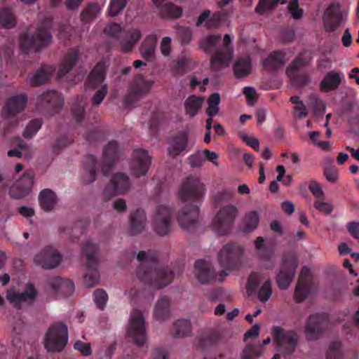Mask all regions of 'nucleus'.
Returning <instances> with one entry per match:
<instances>
[{"label":"nucleus","instance_id":"f257e3e1","mask_svg":"<svg viewBox=\"0 0 359 359\" xmlns=\"http://www.w3.org/2000/svg\"><path fill=\"white\" fill-rule=\"evenodd\" d=\"M205 188L199 178L189 176L182 183L179 196L182 201H191L179 212L177 219L182 229L194 228L199 215V206L205 196Z\"/></svg>","mask_w":359,"mask_h":359},{"label":"nucleus","instance_id":"f03ea898","mask_svg":"<svg viewBox=\"0 0 359 359\" xmlns=\"http://www.w3.org/2000/svg\"><path fill=\"white\" fill-rule=\"evenodd\" d=\"M137 259L140 262L136 271L137 276L144 284L161 289L172 282L175 271L159 263L157 252L140 251Z\"/></svg>","mask_w":359,"mask_h":359},{"label":"nucleus","instance_id":"7ed1b4c3","mask_svg":"<svg viewBox=\"0 0 359 359\" xmlns=\"http://www.w3.org/2000/svg\"><path fill=\"white\" fill-rule=\"evenodd\" d=\"M52 20L46 18L39 23L36 35L29 36L27 33H20V45L24 53L30 50L39 51L42 48L50 43L52 36L50 32Z\"/></svg>","mask_w":359,"mask_h":359},{"label":"nucleus","instance_id":"20e7f679","mask_svg":"<svg viewBox=\"0 0 359 359\" xmlns=\"http://www.w3.org/2000/svg\"><path fill=\"white\" fill-rule=\"evenodd\" d=\"M243 250L242 246L236 243H228L219 250L217 259L220 266L223 268L219 274L220 282L223 281L224 277L229 276L230 271L241 266Z\"/></svg>","mask_w":359,"mask_h":359},{"label":"nucleus","instance_id":"39448f33","mask_svg":"<svg viewBox=\"0 0 359 359\" xmlns=\"http://www.w3.org/2000/svg\"><path fill=\"white\" fill-rule=\"evenodd\" d=\"M98 252V245L90 242L86 243L82 247V255L86 259L84 283L88 287L95 286L100 280Z\"/></svg>","mask_w":359,"mask_h":359},{"label":"nucleus","instance_id":"423d86ee","mask_svg":"<svg viewBox=\"0 0 359 359\" xmlns=\"http://www.w3.org/2000/svg\"><path fill=\"white\" fill-rule=\"evenodd\" d=\"M299 264V258L294 251L284 252L282 255L279 272L276 276L278 286L281 290L287 289L292 283Z\"/></svg>","mask_w":359,"mask_h":359},{"label":"nucleus","instance_id":"0eeeda50","mask_svg":"<svg viewBox=\"0 0 359 359\" xmlns=\"http://www.w3.org/2000/svg\"><path fill=\"white\" fill-rule=\"evenodd\" d=\"M104 32L107 36L119 40L121 50L123 53L130 52L142 36L141 32L138 29H130L120 34L121 33V27L117 23H111L107 25L104 29Z\"/></svg>","mask_w":359,"mask_h":359},{"label":"nucleus","instance_id":"6e6552de","mask_svg":"<svg viewBox=\"0 0 359 359\" xmlns=\"http://www.w3.org/2000/svg\"><path fill=\"white\" fill-rule=\"evenodd\" d=\"M276 351L285 356L291 355L295 351L299 336L294 330H286L279 326H273L271 330Z\"/></svg>","mask_w":359,"mask_h":359},{"label":"nucleus","instance_id":"1a4fd4ad","mask_svg":"<svg viewBox=\"0 0 359 359\" xmlns=\"http://www.w3.org/2000/svg\"><path fill=\"white\" fill-rule=\"evenodd\" d=\"M153 83V81L146 79L143 75H136L130 82L128 93L123 98L124 107H134L140 98L149 92Z\"/></svg>","mask_w":359,"mask_h":359},{"label":"nucleus","instance_id":"9d476101","mask_svg":"<svg viewBox=\"0 0 359 359\" xmlns=\"http://www.w3.org/2000/svg\"><path fill=\"white\" fill-rule=\"evenodd\" d=\"M68 341V330L67 325L62 322L54 323L48 329L46 339L45 348L48 351H61Z\"/></svg>","mask_w":359,"mask_h":359},{"label":"nucleus","instance_id":"9b49d317","mask_svg":"<svg viewBox=\"0 0 359 359\" xmlns=\"http://www.w3.org/2000/svg\"><path fill=\"white\" fill-rule=\"evenodd\" d=\"M238 213L236 207L228 205L222 208L212 220L213 230L220 236L229 233Z\"/></svg>","mask_w":359,"mask_h":359},{"label":"nucleus","instance_id":"f8f14e48","mask_svg":"<svg viewBox=\"0 0 359 359\" xmlns=\"http://www.w3.org/2000/svg\"><path fill=\"white\" fill-rule=\"evenodd\" d=\"M329 316L325 313L309 316L306 322L304 332L307 340L315 341L320 337L327 327Z\"/></svg>","mask_w":359,"mask_h":359},{"label":"nucleus","instance_id":"ddd939ff","mask_svg":"<svg viewBox=\"0 0 359 359\" xmlns=\"http://www.w3.org/2000/svg\"><path fill=\"white\" fill-rule=\"evenodd\" d=\"M63 105L62 95L55 90H49L39 96L36 101L37 109L41 113L50 116L57 113Z\"/></svg>","mask_w":359,"mask_h":359},{"label":"nucleus","instance_id":"4468645a","mask_svg":"<svg viewBox=\"0 0 359 359\" xmlns=\"http://www.w3.org/2000/svg\"><path fill=\"white\" fill-rule=\"evenodd\" d=\"M128 333L137 346L143 347L146 340L145 322L142 312L135 309L130 315Z\"/></svg>","mask_w":359,"mask_h":359},{"label":"nucleus","instance_id":"2eb2a0df","mask_svg":"<svg viewBox=\"0 0 359 359\" xmlns=\"http://www.w3.org/2000/svg\"><path fill=\"white\" fill-rule=\"evenodd\" d=\"M172 212L166 205L156 207L155 215L152 219L154 231L160 236H167L171 231Z\"/></svg>","mask_w":359,"mask_h":359},{"label":"nucleus","instance_id":"dca6fc26","mask_svg":"<svg viewBox=\"0 0 359 359\" xmlns=\"http://www.w3.org/2000/svg\"><path fill=\"white\" fill-rule=\"evenodd\" d=\"M232 40L229 34L224 36L223 43L220 44L219 49L211 55L210 63L213 69H219L229 65L233 56Z\"/></svg>","mask_w":359,"mask_h":359},{"label":"nucleus","instance_id":"f3484780","mask_svg":"<svg viewBox=\"0 0 359 359\" xmlns=\"http://www.w3.org/2000/svg\"><path fill=\"white\" fill-rule=\"evenodd\" d=\"M130 187L129 177L121 172L115 174L104 189L106 200H109L115 194H124Z\"/></svg>","mask_w":359,"mask_h":359},{"label":"nucleus","instance_id":"a211bd4d","mask_svg":"<svg viewBox=\"0 0 359 359\" xmlns=\"http://www.w3.org/2000/svg\"><path fill=\"white\" fill-rule=\"evenodd\" d=\"M34 260L36 264L43 269H53L60 264L62 257L55 249L47 246L35 255Z\"/></svg>","mask_w":359,"mask_h":359},{"label":"nucleus","instance_id":"6ab92c4d","mask_svg":"<svg viewBox=\"0 0 359 359\" xmlns=\"http://www.w3.org/2000/svg\"><path fill=\"white\" fill-rule=\"evenodd\" d=\"M151 165V156L144 149H137L133 153V160L130 163L131 170L136 177L145 175Z\"/></svg>","mask_w":359,"mask_h":359},{"label":"nucleus","instance_id":"aec40b11","mask_svg":"<svg viewBox=\"0 0 359 359\" xmlns=\"http://www.w3.org/2000/svg\"><path fill=\"white\" fill-rule=\"evenodd\" d=\"M118 158L119 149L118 142L115 140H111L108 142L103 150L101 171L104 176H109L110 171Z\"/></svg>","mask_w":359,"mask_h":359},{"label":"nucleus","instance_id":"412c9836","mask_svg":"<svg viewBox=\"0 0 359 359\" xmlns=\"http://www.w3.org/2000/svg\"><path fill=\"white\" fill-rule=\"evenodd\" d=\"M27 104V96L20 94L10 97L2 109V114L6 118L14 117L24 111Z\"/></svg>","mask_w":359,"mask_h":359},{"label":"nucleus","instance_id":"4be33fe9","mask_svg":"<svg viewBox=\"0 0 359 359\" xmlns=\"http://www.w3.org/2000/svg\"><path fill=\"white\" fill-rule=\"evenodd\" d=\"M38 292L32 284H28L24 292L21 293L8 292L6 295L7 299L14 306L20 309L22 303L33 304L36 299Z\"/></svg>","mask_w":359,"mask_h":359},{"label":"nucleus","instance_id":"5701e85b","mask_svg":"<svg viewBox=\"0 0 359 359\" xmlns=\"http://www.w3.org/2000/svg\"><path fill=\"white\" fill-rule=\"evenodd\" d=\"M108 65L104 61H100L96 64L90 72L85 82L86 88L93 90L102 84L106 79V73Z\"/></svg>","mask_w":359,"mask_h":359},{"label":"nucleus","instance_id":"b1692460","mask_svg":"<svg viewBox=\"0 0 359 359\" xmlns=\"http://www.w3.org/2000/svg\"><path fill=\"white\" fill-rule=\"evenodd\" d=\"M194 274L201 284H208L217 278V273L211 263L204 259L196 261Z\"/></svg>","mask_w":359,"mask_h":359},{"label":"nucleus","instance_id":"393cba45","mask_svg":"<svg viewBox=\"0 0 359 359\" xmlns=\"http://www.w3.org/2000/svg\"><path fill=\"white\" fill-rule=\"evenodd\" d=\"M33 180L34 176L32 172L24 173L22 177L11 188L9 194L11 198L20 199L26 196L31 190Z\"/></svg>","mask_w":359,"mask_h":359},{"label":"nucleus","instance_id":"a878e982","mask_svg":"<svg viewBox=\"0 0 359 359\" xmlns=\"http://www.w3.org/2000/svg\"><path fill=\"white\" fill-rule=\"evenodd\" d=\"M309 273L310 270L307 266H304L302 267L294 290V298L297 303L304 301L310 292V285L308 280Z\"/></svg>","mask_w":359,"mask_h":359},{"label":"nucleus","instance_id":"bb28decb","mask_svg":"<svg viewBox=\"0 0 359 359\" xmlns=\"http://www.w3.org/2000/svg\"><path fill=\"white\" fill-rule=\"evenodd\" d=\"M83 171L81 176L82 183L88 184L96 180L97 162V158L92 154H88L85 156L83 161Z\"/></svg>","mask_w":359,"mask_h":359},{"label":"nucleus","instance_id":"cd10ccee","mask_svg":"<svg viewBox=\"0 0 359 359\" xmlns=\"http://www.w3.org/2000/svg\"><path fill=\"white\" fill-rule=\"evenodd\" d=\"M342 20V15L340 7L338 4L330 5L326 11V18L324 20L325 27L329 32H334L340 25Z\"/></svg>","mask_w":359,"mask_h":359},{"label":"nucleus","instance_id":"c85d7f7f","mask_svg":"<svg viewBox=\"0 0 359 359\" xmlns=\"http://www.w3.org/2000/svg\"><path fill=\"white\" fill-rule=\"evenodd\" d=\"M222 21V15L219 12H215L211 15L210 10H205L198 16L196 27L203 26L208 29L217 28Z\"/></svg>","mask_w":359,"mask_h":359},{"label":"nucleus","instance_id":"c756f323","mask_svg":"<svg viewBox=\"0 0 359 359\" xmlns=\"http://www.w3.org/2000/svg\"><path fill=\"white\" fill-rule=\"evenodd\" d=\"M188 144V134L182 131L174 136L169 142L168 149V154L172 157H175L182 154Z\"/></svg>","mask_w":359,"mask_h":359},{"label":"nucleus","instance_id":"7c9ffc66","mask_svg":"<svg viewBox=\"0 0 359 359\" xmlns=\"http://www.w3.org/2000/svg\"><path fill=\"white\" fill-rule=\"evenodd\" d=\"M285 53L283 50H276L262 62L264 68L270 72H275L282 68L285 65Z\"/></svg>","mask_w":359,"mask_h":359},{"label":"nucleus","instance_id":"2f4dec72","mask_svg":"<svg viewBox=\"0 0 359 359\" xmlns=\"http://www.w3.org/2000/svg\"><path fill=\"white\" fill-rule=\"evenodd\" d=\"M147 217L144 210L137 208L130 213V233L131 235L140 233L144 229Z\"/></svg>","mask_w":359,"mask_h":359},{"label":"nucleus","instance_id":"473e14b6","mask_svg":"<svg viewBox=\"0 0 359 359\" xmlns=\"http://www.w3.org/2000/svg\"><path fill=\"white\" fill-rule=\"evenodd\" d=\"M170 315V299L167 296L159 298L154 310V318L162 323L165 321Z\"/></svg>","mask_w":359,"mask_h":359},{"label":"nucleus","instance_id":"72a5a7b5","mask_svg":"<svg viewBox=\"0 0 359 359\" xmlns=\"http://www.w3.org/2000/svg\"><path fill=\"white\" fill-rule=\"evenodd\" d=\"M79 53L77 49L73 48L67 52L66 54L64 61L61 64L58 72L57 77L62 78L66 76L76 65Z\"/></svg>","mask_w":359,"mask_h":359},{"label":"nucleus","instance_id":"f704fd0d","mask_svg":"<svg viewBox=\"0 0 359 359\" xmlns=\"http://www.w3.org/2000/svg\"><path fill=\"white\" fill-rule=\"evenodd\" d=\"M157 38L154 34L147 36L142 42L140 52L143 58L147 61L152 60L155 57Z\"/></svg>","mask_w":359,"mask_h":359},{"label":"nucleus","instance_id":"c9c22d12","mask_svg":"<svg viewBox=\"0 0 359 359\" xmlns=\"http://www.w3.org/2000/svg\"><path fill=\"white\" fill-rule=\"evenodd\" d=\"M221 41L220 34H210L200 41L199 46L205 53L213 55L219 49Z\"/></svg>","mask_w":359,"mask_h":359},{"label":"nucleus","instance_id":"e433bc0d","mask_svg":"<svg viewBox=\"0 0 359 359\" xmlns=\"http://www.w3.org/2000/svg\"><path fill=\"white\" fill-rule=\"evenodd\" d=\"M50 285L56 293L65 297L71 295L74 291V284L69 279H63L59 277L54 278L50 281Z\"/></svg>","mask_w":359,"mask_h":359},{"label":"nucleus","instance_id":"4c0bfd02","mask_svg":"<svg viewBox=\"0 0 359 359\" xmlns=\"http://www.w3.org/2000/svg\"><path fill=\"white\" fill-rule=\"evenodd\" d=\"M341 83L339 73L331 71L325 74L320 83V89L323 92H330L338 88Z\"/></svg>","mask_w":359,"mask_h":359},{"label":"nucleus","instance_id":"58836bf2","mask_svg":"<svg viewBox=\"0 0 359 359\" xmlns=\"http://www.w3.org/2000/svg\"><path fill=\"white\" fill-rule=\"evenodd\" d=\"M55 69L52 66L43 65L33 75L30 80L32 86H41L46 83L50 78Z\"/></svg>","mask_w":359,"mask_h":359},{"label":"nucleus","instance_id":"ea45409f","mask_svg":"<svg viewBox=\"0 0 359 359\" xmlns=\"http://www.w3.org/2000/svg\"><path fill=\"white\" fill-rule=\"evenodd\" d=\"M191 332V325L189 320L179 319L176 320L172 327L171 333L175 338H180L188 336Z\"/></svg>","mask_w":359,"mask_h":359},{"label":"nucleus","instance_id":"a19ab883","mask_svg":"<svg viewBox=\"0 0 359 359\" xmlns=\"http://www.w3.org/2000/svg\"><path fill=\"white\" fill-rule=\"evenodd\" d=\"M252 65L249 57L238 58L233 65V72L236 78H243L251 72Z\"/></svg>","mask_w":359,"mask_h":359},{"label":"nucleus","instance_id":"79ce46f5","mask_svg":"<svg viewBox=\"0 0 359 359\" xmlns=\"http://www.w3.org/2000/svg\"><path fill=\"white\" fill-rule=\"evenodd\" d=\"M39 201L43 210L50 211L56 203V195L50 189H44L40 192Z\"/></svg>","mask_w":359,"mask_h":359},{"label":"nucleus","instance_id":"37998d69","mask_svg":"<svg viewBox=\"0 0 359 359\" xmlns=\"http://www.w3.org/2000/svg\"><path fill=\"white\" fill-rule=\"evenodd\" d=\"M203 102V98L196 95L189 96L184 102L185 111L190 117L197 115Z\"/></svg>","mask_w":359,"mask_h":359},{"label":"nucleus","instance_id":"c03bdc74","mask_svg":"<svg viewBox=\"0 0 359 359\" xmlns=\"http://www.w3.org/2000/svg\"><path fill=\"white\" fill-rule=\"evenodd\" d=\"M159 10L160 15L164 19L178 18L182 15V9L172 3L161 4Z\"/></svg>","mask_w":359,"mask_h":359},{"label":"nucleus","instance_id":"a18cd8bd","mask_svg":"<svg viewBox=\"0 0 359 359\" xmlns=\"http://www.w3.org/2000/svg\"><path fill=\"white\" fill-rule=\"evenodd\" d=\"M88 224L89 220L88 219H81L70 229H68L64 231H67L72 242L76 243L79 241L80 236L85 232Z\"/></svg>","mask_w":359,"mask_h":359},{"label":"nucleus","instance_id":"49530a36","mask_svg":"<svg viewBox=\"0 0 359 359\" xmlns=\"http://www.w3.org/2000/svg\"><path fill=\"white\" fill-rule=\"evenodd\" d=\"M87 104V97L85 95L77 96L72 108V115L77 123H81L85 115V107Z\"/></svg>","mask_w":359,"mask_h":359},{"label":"nucleus","instance_id":"de8ad7c7","mask_svg":"<svg viewBox=\"0 0 359 359\" xmlns=\"http://www.w3.org/2000/svg\"><path fill=\"white\" fill-rule=\"evenodd\" d=\"M286 74L290 78L292 85L297 88H303L307 86L311 81L310 76L304 73L286 71Z\"/></svg>","mask_w":359,"mask_h":359},{"label":"nucleus","instance_id":"09e8293b","mask_svg":"<svg viewBox=\"0 0 359 359\" xmlns=\"http://www.w3.org/2000/svg\"><path fill=\"white\" fill-rule=\"evenodd\" d=\"M311 57L305 52L300 53L287 67L286 71L299 72V69L306 66L311 61Z\"/></svg>","mask_w":359,"mask_h":359},{"label":"nucleus","instance_id":"8fccbe9b","mask_svg":"<svg viewBox=\"0 0 359 359\" xmlns=\"http://www.w3.org/2000/svg\"><path fill=\"white\" fill-rule=\"evenodd\" d=\"M100 12V8L97 4H88L81 12V18L85 23L95 20Z\"/></svg>","mask_w":359,"mask_h":359},{"label":"nucleus","instance_id":"3c124183","mask_svg":"<svg viewBox=\"0 0 359 359\" xmlns=\"http://www.w3.org/2000/svg\"><path fill=\"white\" fill-rule=\"evenodd\" d=\"M15 25V19L8 8L0 9V27L3 28H11Z\"/></svg>","mask_w":359,"mask_h":359},{"label":"nucleus","instance_id":"603ef678","mask_svg":"<svg viewBox=\"0 0 359 359\" xmlns=\"http://www.w3.org/2000/svg\"><path fill=\"white\" fill-rule=\"evenodd\" d=\"M286 2V0H259L255 8V12L259 14H263L267 10L275 8L279 3L285 4Z\"/></svg>","mask_w":359,"mask_h":359},{"label":"nucleus","instance_id":"864d4df0","mask_svg":"<svg viewBox=\"0 0 359 359\" xmlns=\"http://www.w3.org/2000/svg\"><path fill=\"white\" fill-rule=\"evenodd\" d=\"M259 220V215L257 212H251L247 214L243 219V231L245 232L252 231L257 228Z\"/></svg>","mask_w":359,"mask_h":359},{"label":"nucleus","instance_id":"5fc2aeb1","mask_svg":"<svg viewBox=\"0 0 359 359\" xmlns=\"http://www.w3.org/2000/svg\"><path fill=\"white\" fill-rule=\"evenodd\" d=\"M255 248L259 258L264 261H269L273 256V252L264 245V240L262 237H258L255 241Z\"/></svg>","mask_w":359,"mask_h":359},{"label":"nucleus","instance_id":"6e6d98bb","mask_svg":"<svg viewBox=\"0 0 359 359\" xmlns=\"http://www.w3.org/2000/svg\"><path fill=\"white\" fill-rule=\"evenodd\" d=\"M191 63V60L187 57H181L177 62L172 67V72L174 76H180L184 74L189 68Z\"/></svg>","mask_w":359,"mask_h":359},{"label":"nucleus","instance_id":"4d7b16f0","mask_svg":"<svg viewBox=\"0 0 359 359\" xmlns=\"http://www.w3.org/2000/svg\"><path fill=\"white\" fill-rule=\"evenodd\" d=\"M73 142L69 135L65 134L58 137L52 146V152L57 155Z\"/></svg>","mask_w":359,"mask_h":359},{"label":"nucleus","instance_id":"13d9d810","mask_svg":"<svg viewBox=\"0 0 359 359\" xmlns=\"http://www.w3.org/2000/svg\"><path fill=\"white\" fill-rule=\"evenodd\" d=\"M341 343L339 341H332L326 353V359H341Z\"/></svg>","mask_w":359,"mask_h":359},{"label":"nucleus","instance_id":"bf43d9fd","mask_svg":"<svg viewBox=\"0 0 359 359\" xmlns=\"http://www.w3.org/2000/svg\"><path fill=\"white\" fill-rule=\"evenodd\" d=\"M42 125V121L39 118H36L32 120L28 125L27 126L24 133L23 136L25 138H31L32 137L38 130L41 128Z\"/></svg>","mask_w":359,"mask_h":359},{"label":"nucleus","instance_id":"052dcab7","mask_svg":"<svg viewBox=\"0 0 359 359\" xmlns=\"http://www.w3.org/2000/svg\"><path fill=\"white\" fill-rule=\"evenodd\" d=\"M272 294L271 281L266 280L258 291L257 297L260 302H266L271 297Z\"/></svg>","mask_w":359,"mask_h":359},{"label":"nucleus","instance_id":"680f3d73","mask_svg":"<svg viewBox=\"0 0 359 359\" xmlns=\"http://www.w3.org/2000/svg\"><path fill=\"white\" fill-rule=\"evenodd\" d=\"M262 353L261 345L249 344L243 351L242 359H252L253 356L259 357Z\"/></svg>","mask_w":359,"mask_h":359},{"label":"nucleus","instance_id":"e2e57ef3","mask_svg":"<svg viewBox=\"0 0 359 359\" xmlns=\"http://www.w3.org/2000/svg\"><path fill=\"white\" fill-rule=\"evenodd\" d=\"M128 0H111L109 6V14L111 16L118 15L126 6Z\"/></svg>","mask_w":359,"mask_h":359},{"label":"nucleus","instance_id":"0e129e2a","mask_svg":"<svg viewBox=\"0 0 359 359\" xmlns=\"http://www.w3.org/2000/svg\"><path fill=\"white\" fill-rule=\"evenodd\" d=\"M108 299L107 292L102 289L96 290L93 293V300L97 306L101 310H103Z\"/></svg>","mask_w":359,"mask_h":359},{"label":"nucleus","instance_id":"69168bd1","mask_svg":"<svg viewBox=\"0 0 359 359\" xmlns=\"http://www.w3.org/2000/svg\"><path fill=\"white\" fill-rule=\"evenodd\" d=\"M108 93L107 84H103L95 93L92 97V104L94 106L100 105Z\"/></svg>","mask_w":359,"mask_h":359},{"label":"nucleus","instance_id":"338daca9","mask_svg":"<svg viewBox=\"0 0 359 359\" xmlns=\"http://www.w3.org/2000/svg\"><path fill=\"white\" fill-rule=\"evenodd\" d=\"M163 116L159 112H154L149 122V128L151 135L157 133L158 127L161 123Z\"/></svg>","mask_w":359,"mask_h":359},{"label":"nucleus","instance_id":"774afa93","mask_svg":"<svg viewBox=\"0 0 359 359\" xmlns=\"http://www.w3.org/2000/svg\"><path fill=\"white\" fill-rule=\"evenodd\" d=\"M288 11L294 20H299L303 16V10L299 8L298 0H291L287 6Z\"/></svg>","mask_w":359,"mask_h":359}]
</instances>
